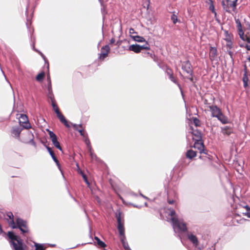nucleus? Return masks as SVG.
Listing matches in <instances>:
<instances>
[{"label": "nucleus", "mask_w": 250, "mask_h": 250, "mask_svg": "<svg viewBox=\"0 0 250 250\" xmlns=\"http://www.w3.org/2000/svg\"><path fill=\"white\" fill-rule=\"evenodd\" d=\"M182 69L188 75H191L193 73L191 63L188 60L182 62Z\"/></svg>", "instance_id": "9b49d317"}, {"label": "nucleus", "mask_w": 250, "mask_h": 250, "mask_svg": "<svg viewBox=\"0 0 250 250\" xmlns=\"http://www.w3.org/2000/svg\"><path fill=\"white\" fill-rule=\"evenodd\" d=\"M79 108L82 113H84L87 111L88 107L87 104L82 103L80 104Z\"/></svg>", "instance_id": "393cba45"}, {"label": "nucleus", "mask_w": 250, "mask_h": 250, "mask_svg": "<svg viewBox=\"0 0 250 250\" xmlns=\"http://www.w3.org/2000/svg\"><path fill=\"white\" fill-rule=\"evenodd\" d=\"M171 20L172 21L173 23L175 24L178 21L177 16L175 14H173L171 16Z\"/></svg>", "instance_id": "58836bf2"}, {"label": "nucleus", "mask_w": 250, "mask_h": 250, "mask_svg": "<svg viewBox=\"0 0 250 250\" xmlns=\"http://www.w3.org/2000/svg\"><path fill=\"white\" fill-rule=\"evenodd\" d=\"M196 156V152L192 149L188 150L186 153V157L189 159H192Z\"/></svg>", "instance_id": "b1692460"}, {"label": "nucleus", "mask_w": 250, "mask_h": 250, "mask_svg": "<svg viewBox=\"0 0 250 250\" xmlns=\"http://www.w3.org/2000/svg\"><path fill=\"white\" fill-rule=\"evenodd\" d=\"M240 39L243 41L245 43H239V46L241 47L245 48L247 50L250 51V35L249 33L244 34V32L241 33L239 35Z\"/></svg>", "instance_id": "423d86ee"}, {"label": "nucleus", "mask_w": 250, "mask_h": 250, "mask_svg": "<svg viewBox=\"0 0 250 250\" xmlns=\"http://www.w3.org/2000/svg\"><path fill=\"white\" fill-rule=\"evenodd\" d=\"M35 250H45V248L42 244L35 243Z\"/></svg>", "instance_id": "2f4dec72"}, {"label": "nucleus", "mask_w": 250, "mask_h": 250, "mask_svg": "<svg viewBox=\"0 0 250 250\" xmlns=\"http://www.w3.org/2000/svg\"><path fill=\"white\" fill-rule=\"evenodd\" d=\"M221 4L223 6L224 10H225L226 12L228 13H230L231 12L230 10H229L230 6L228 4V3H227V4H226L225 1L223 0L221 2Z\"/></svg>", "instance_id": "c756f323"}, {"label": "nucleus", "mask_w": 250, "mask_h": 250, "mask_svg": "<svg viewBox=\"0 0 250 250\" xmlns=\"http://www.w3.org/2000/svg\"><path fill=\"white\" fill-rule=\"evenodd\" d=\"M150 46L148 43L147 42L145 45H140L137 44H132L129 46L128 50L129 51H133L136 53H139L141 52L142 50H150Z\"/></svg>", "instance_id": "0eeeda50"}, {"label": "nucleus", "mask_w": 250, "mask_h": 250, "mask_svg": "<svg viewBox=\"0 0 250 250\" xmlns=\"http://www.w3.org/2000/svg\"><path fill=\"white\" fill-rule=\"evenodd\" d=\"M249 76L250 75L246 73L243 74L242 81L243 82V85L245 88H247L249 85Z\"/></svg>", "instance_id": "6ab92c4d"}, {"label": "nucleus", "mask_w": 250, "mask_h": 250, "mask_svg": "<svg viewBox=\"0 0 250 250\" xmlns=\"http://www.w3.org/2000/svg\"><path fill=\"white\" fill-rule=\"evenodd\" d=\"M232 35L229 33L228 31H225V38L224 40L227 42L232 40Z\"/></svg>", "instance_id": "cd10ccee"}, {"label": "nucleus", "mask_w": 250, "mask_h": 250, "mask_svg": "<svg viewBox=\"0 0 250 250\" xmlns=\"http://www.w3.org/2000/svg\"><path fill=\"white\" fill-rule=\"evenodd\" d=\"M209 9L214 14L215 17L217 15V13L216 12L214 8V6L213 5V2L212 0H209Z\"/></svg>", "instance_id": "a878e982"}, {"label": "nucleus", "mask_w": 250, "mask_h": 250, "mask_svg": "<svg viewBox=\"0 0 250 250\" xmlns=\"http://www.w3.org/2000/svg\"><path fill=\"white\" fill-rule=\"evenodd\" d=\"M78 172L82 176V177L83 178V179L84 181V182L86 183L89 184L88 182V180H87V177H86V175L81 170H80V169H79Z\"/></svg>", "instance_id": "f704fd0d"}, {"label": "nucleus", "mask_w": 250, "mask_h": 250, "mask_svg": "<svg viewBox=\"0 0 250 250\" xmlns=\"http://www.w3.org/2000/svg\"><path fill=\"white\" fill-rule=\"evenodd\" d=\"M19 119V123L22 126V128L29 129L31 127V125L29 122L28 117L25 114H20Z\"/></svg>", "instance_id": "1a4fd4ad"}, {"label": "nucleus", "mask_w": 250, "mask_h": 250, "mask_svg": "<svg viewBox=\"0 0 250 250\" xmlns=\"http://www.w3.org/2000/svg\"><path fill=\"white\" fill-rule=\"evenodd\" d=\"M7 216L11 220L10 221H14V216L13 215V213L11 212H8L7 214Z\"/></svg>", "instance_id": "79ce46f5"}, {"label": "nucleus", "mask_w": 250, "mask_h": 250, "mask_svg": "<svg viewBox=\"0 0 250 250\" xmlns=\"http://www.w3.org/2000/svg\"><path fill=\"white\" fill-rule=\"evenodd\" d=\"M88 151L90 153V155L91 156V158L92 160H93V161L95 160L96 161H97L98 158L97 157L96 155L93 152L92 149H91V151Z\"/></svg>", "instance_id": "473e14b6"}, {"label": "nucleus", "mask_w": 250, "mask_h": 250, "mask_svg": "<svg viewBox=\"0 0 250 250\" xmlns=\"http://www.w3.org/2000/svg\"><path fill=\"white\" fill-rule=\"evenodd\" d=\"M229 55L231 57L232 55V52L231 51H229Z\"/></svg>", "instance_id": "4d7b16f0"}, {"label": "nucleus", "mask_w": 250, "mask_h": 250, "mask_svg": "<svg viewBox=\"0 0 250 250\" xmlns=\"http://www.w3.org/2000/svg\"><path fill=\"white\" fill-rule=\"evenodd\" d=\"M132 38L133 39V40L134 41H135L136 42H146L145 38H143V37H141V36H132Z\"/></svg>", "instance_id": "c85d7f7f"}, {"label": "nucleus", "mask_w": 250, "mask_h": 250, "mask_svg": "<svg viewBox=\"0 0 250 250\" xmlns=\"http://www.w3.org/2000/svg\"><path fill=\"white\" fill-rule=\"evenodd\" d=\"M45 76V73L44 72H42L39 73L36 77V80L39 82H41L43 81Z\"/></svg>", "instance_id": "bb28decb"}, {"label": "nucleus", "mask_w": 250, "mask_h": 250, "mask_svg": "<svg viewBox=\"0 0 250 250\" xmlns=\"http://www.w3.org/2000/svg\"><path fill=\"white\" fill-rule=\"evenodd\" d=\"M188 239L195 245L197 246L198 245V241L197 237L192 234H188Z\"/></svg>", "instance_id": "aec40b11"}, {"label": "nucleus", "mask_w": 250, "mask_h": 250, "mask_svg": "<svg viewBox=\"0 0 250 250\" xmlns=\"http://www.w3.org/2000/svg\"><path fill=\"white\" fill-rule=\"evenodd\" d=\"M48 97L50 99L51 105H53V104L56 103L55 98L53 95H52V93L48 94Z\"/></svg>", "instance_id": "ea45409f"}, {"label": "nucleus", "mask_w": 250, "mask_h": 250, "mask_svg": "<svg viewBox=\"0 0 250 250\" xmlns=\"http://www.w3.org/2000/svg\"><path fill=\"white\" fill-rule=\"evenodd\" d=\"M235 21L236 24V27L238 30V35H240L241 33H244V31L242 29V26L241 23L239 19H235Z\"/></svg>", "instance_id": "412c9836"}, {"label": "nucleus", "mask_w": 250, "mask_h": 250, "mask_svg": "<svg viewBox=\"0 0 250 250\" xmlns=\"http://www.w3.org/2000/svg\"><path fill=\"white\" fill-rule=\"evenodd\" d=\"M84 127H83L82 128L80 129V130H79V131H78L80 133V135L82 136H83V138H84L87 136H88L87 134L84 131Z\"/></svg>", "instance_id": "c9c22d12"}, {"label": "nucleus", "mask_w": 250, "mask_h": 250, "mask_svg": "<svg viewBox=\"0 0 250 250\" xmlns=\"http://www.w3.org/2000/svg\"><path fill=\"white\" fill-rule=\"evenodd\" d=\"M22 129L23 128L21 126L12 127L11 129L12 136L19 140L20 139V134Z\"/></svg>", "instance_id": "ddd939ff"}, {"label": "nucleus", "mask_w": 250, "mask_h": 250, "mask_svg": "<svg viewBox=\"0 0 250 250\" xmlns=\"http://www.w3.org/2000/svg\"><path fill=\"white\" fill-rule=\"evenodd\" d=\"M3 232V230L2 229V227L1 225L0 224V234H1Z\"/></svg>", "instance_id": "5fc2aeb1"}, {"label": "nucleus", "mask_w": 250, "mask_h": 250, "mask_svg": "<svg viewBox=\"0 0 250 250\" xmlns=\"http://www.w3.org/2000/svg\"><path fill=\"white\" fill-rule=\"evenodd\" d=\"M192 121L196 126H200L201 125L200 121L196 117H193Z\"/></svg>", "instance_id": "72a5a7b5"}, {"label": "nucleus", "mask_w": 250, "mask_h": 250, "mask_svg": "<svg viewBox=\"0 0 250 250\" xmlns=\"http://www.w3.org/2000/svg\"><path fill=\"white\" fill-rule=\"evenodd\" d=\"M221 132L224 135L229 136L232 132V129L228 126H226L221 128Z\"/></svg>", "instance_id": "a211bd4d"}, {"label": "nucleus", "mask_w": 250, "mask_h": 250, "mask_svg": "<svg viewBox=\"0 0 250 250\" xmlns=\"http://www.w3.org/2000/svg\"><path fill=\"white\" fill-rule=\"evenodd\" d=\"M52 106L53 110L56 113L57 116L60 120V122L63 124H64V125L66 127H69L70 125H69L68 122L67 121V120L65 119L63 115L60 111L59 107H58L57 103L53 104V105H52Z\"/></svg>", "instance_id": "39448f33"}, {"label": "nucleus", "mask_w": 250, "mask_h": 250, "mask_svg": "<svg viewBox=\"0 0 250 250\" xmlns=\"http://www.w3.org/2000/svg\"><path fill=\"white\" fill-rule=\"evenodd\" d=\"M166 72L167 75L169 76V79L175 83H177V82L176 79L173 76V70L169 67H167Z\"/></svg>", "instance_id": "f3484780"}, {"label": "nucleus", "mask_w": 250, "mask_h": 250, "mask_svg": "<svg viewBox=\"0 0 250 250\" xmlns=\"http://www.w3.org/2000/svg\"><path fill=\"white\" fill-rule=\"evenodd\" d=\"M54 162L56 163V164H57V165H59V161H58V159H57V160H56V161H54Z\"/></svg>", "instance_id": "6e6d98bb"}, {"label": "nucleus", "mask_w": 250, "mask_h": 250, "mask_svg": "<svg viewBox=\"0 0 250 250\" xmlns=\"http://www.w3.org/2000/svg\"><path fill=\"white\" fill-rule=\"evenodd\" d=\"M187 77V78L191 82H193V73H192L191 75H189Z\"/></svg>", "instance_id": "49530a36"}, {"label": "nucleus", "mask_w": 250, "mask_h": 250, "mask_svg": "<svg viewBox=\"0 0 250 250\" xmlns=\"http://www.w3.org/2000/svg\"><path fill=\"white\" fill-rule=\"evenodd\" d=\"M47 81L48 83V94H50L52 93V88H51V80L49 76H48L47 78Z\"/></svg>", "instance_id": "e433bc0d"}, {"label": "nucleus", "mask_w": 250, "mask_h": 250, "mask_svg": "<svg viewBox=\"0 0 250 250\" xmlns=\"http://www.w3.org/2000/svg\"><path fill=\"white\" fill-rule=\"evenodd\" d=\"M244 208L247 209V211L250 210V208L247 205L245 206Z\"/></svg>", "instance_id": "864d4df0"}, {"label": "nucleus", "mask_w": 250, "mask_h": 250, "mask_svg": "<svg viewBox=\"0 0 250 250\" xmlns=\"http://www.w3.org/2000/svg\"><path fill=\"white\" fill-rule=\"evenodd\" d=\"M217 50L216 47L210 46L209 47V57L211 62H213L217 60Z\"/></svg>", "instance_id": "4468645a"}, {"label": "nucleus", "mask_w": 250, "mask_h": 250, "mask_svg": "<svg viewBox=\"0 0 250 250\" xmlns=\"http://www.w3.org/2000/svg\"><path fill=\"white\" fill-rule=\"evenodd\" d=\"M27 135H28V136H31V135H32V134H31V133L30 132H27Z\"/></svg>", "instance_id": "13d9d810"}, {"label": "nucleus", "mask_w": 250, "mask_h": 250, "mask_svg": "<svg viewBox=\"0 0 250 250\" xmlns=\"http://www.w3.org/2000/svg\"><path fill=\"white\" fill-rule=\"evenodd\" d=\"M72 125H73V127L74 128V129H75L76 130H77L78 131H79V130H80V129H81V128H82L83 127L82 124H80V125L73 124Z\"/></svg>", "instance_id": "4c0bfd02"}, {"label": "nucleus", "mask_w": 250, "mask_h": 250, "mask_svg": "<svg viewBox=\"0 0 250 250\" xmlns=\"http://www.w3.org/2000/svg\"><path fill=\"white\" fill-rule=\"evenodd\" d=\"M226 46H227V47L229 48V49H231L232 48V40L227 42Z\"/></svg>", "instance_id": "a19ab883"}, {"label": "nucleus", "mask_w": 250, "mask_h": 250, "mask_svg": "<svg viewBox=\"0 0 250 250\" xmlns=\"http://www.w3.org/2000/svg\"><path fill=\"white\" fill-rule=\"evenodd\" d=\"M117 220L118 223L117 229L121 236L120 239L124 245L125 242L124 239L125 238V228L124 226V221H122L121 219V213H119L117 216Z\"/></svg>", "instance_id": "20e7f679"}, {"label": "nucleus", "mask_w": 250, "mask_h": 250, "mask_svg": "<svg viewBox=\"0 0 250 250\" xmlns=\"http://www.w3.org/2000/svg\"><path fill=\"white\" fill-rule=\"evenodd\" d=\"M48 133L51 141L54 146L59 150H62V147L60 146V143L57 140V137L56 134L50 130H48Z\"/></svg>", "instance_id": "f8f14e48"}, {"label": "nucleus", "mask_w": 250, "mask_h": 250, "mask_svg": "<svg viewBox=\"0 0 250 250\" xmlns=\"http://www.w3.org/2000/svg\"><path fill=\"white\" fill-rule=\"evenodd\" d=\"M47 149L48 150L49 154H50V155L51 156H52L55 155V153H54V151L52 150V149H51V148L47 146Z\"/></svg>", "instance_id": "37998d69"}, {"label": "nucleus", "mask_w": 250, "mask_h": 250, "mask_svg": "<svg viewBox=\"0 0 250 250\" xmlns=\"http://www.w3.org/2000/svg\"><path fill=\"white\" fill-rule=\"evenodd\" d=\"M51 157H52V159H53L54 161H56V160H57V158L56 157L55 155H53V156H52Z\"/></svg>", "instance_id": "603ef678"}, {"label": "nucleus", "mask_w": 250, "mask_h": 250, "mask_svg": "<svg viewBox=\"0 0 250 250\" xmlns=\"http://www.w3.org/2000/svg\"><path fill=\"white\" fill-rule=\"evenodd\" d=\"M115 42V40L114 38H112L110 40V43L111 44L114 43Z\"/></svg>", "instance_id": "09e8293b"}, {"label": "nucleus", "mask_w": 250, "mask_h": 250, "mask_svg": "<svg viewBox=\"0 0 250 250\" xmlns=\"http://www.w3.org/2000/svg\"><path fill=\"white\" fill-rule=\"evenodd\" d=\"M227 3H228L230 7L232 8L233 11L236 9V2L238 0H226Z\"/></svg>", "instance_id": "5701e85b"}, {"label": "nucleus", "mask_w": 250, "mask_h": 250, "mask_svg": "<svg viewBox=\"0 0 250 250\" xmlns=\"http://www.w3.org/2000/svg\"><path fill=\"white\" fill-rule=\"evenodd\" d=\"M171 221L173 226L177 227L181 231L183 232L187 231L186 224L183 222H180L177 217H172Z\"/></svg>", "instance_id": "6e6552de"}, {"label": "nucleus", "mask_w": 250, "mask_h": 250, "mask_svg": "<svg viewBox=\"0 0 250 250\" xmlns=\"http://www.w3.org/2000/svg\"><path fill=\"white\" fill-rule=\"evenodd\" d=\"M211 113V117L217 118L222 124H226L229 123V120L222 112L221 109L215 105L208 106Z\"/></svg>", "instance_id": "f03ea898"}, {"label": "nucleus", "mask_w": 250, "mask_h": 250, "mask_svg": "<svg viewBox=\"0 0 250 250\" xmlns=\"http://www.w3.org/2000/svg\"><path fill=\"white\" fill-rule=\"evenodd\" d=\"M193 147L198 149L200 153H204V145L202 139L200 141H195Z\"/></svg>", "instance_id": "2eb2a0df"}, {"label": "nucleus", "mask_w": 250, "mask_h": 250, "mask_svg": "<svg viewBox=\"0 0 250 250\" xmlns=\"http://www.w3.org/2000/svg\"><path fill=\"white\" fill-rule=\"evenodd\" d=\"M84 142L87 146V147L88 148V151H91V149H92V146L91 145L90 141L89 139H88V136H87L86 137L84 138Z\"/></svg>", "instance_id": "7c9ffc66"}, {"label": "nucleus", "mask_w": 250, "mask_h": 250, "mask_svg": "<svg viewBox=\"0 0 250 250\" xmlns=\"http://www.w3.org/2000/svg\"><path fill=\"white\" fill-rule=\"evenodd\" d=\"M94 239L95 240V243L97 244V245L100 248H105L106 247V244L101 241L100 238H99L97 236L94 237Z\"/></svg>", "instance_id": "4be33fe9"}, {"label": "nucleus", "mask_w": 250, "mask_h": 250, "mask_svg": "<svg viewBox=\"0 0 250 250\" xmlns=\"http://www.w3.org/2000/svg\"><path fill=\"white\" fill-rule=\"evenodd\" d=\"M134 32V30L133 28H130L129 29V33L130 34H133Z\"/></svg>", "instance_id": "3c124183"}, {"label": "nucleus", "mask_w": 250, "mask_h": 250, "mask_svg": "<svg viewBox=\"0 0 250 250\" xmlns=\"http://www.w3.org/2000/svg\"><path fill=\"white\" fill-rule=\"evenodd\" d=\"M244 73L248 74L249 73V70L247 68V66L246 64L244 65Z\"/></svg>", "instance_id": "a18cd8bd"}, {"label": "nucleus", "mask_w": 250, "mask_h": 250, "mask_svg": "<svg viewBox=\"0 0 250 250\" xmlns=\"http://www.w3.org/2000/svg\"><path fill=\"white\" fill-rule=\"evenodd\" d=\"M8 224L9 226L12 229H19L22 234L29 232L27 222L21 218H17L16 219V223L14 221H9Z\"/></svg>", "instance_id": "7ed1b4c3"}, {"label": "nucleus", "mask_w": 250, "mask_h": 250, "mask_svg": "<svg viewBox=\"0 0 250 250\" xmlns=\"http://www.w3.org/2000/svg\"><path fill=\"white\" fill-rule=\"evenodd\" d=\"M192 130L191 133L193 135V139L194 141H200L202 139V135L200 131L198 130H194L192 128H191Z\"/></svg>", "instance_id": "dca6fc26"}, {"label": "nucleus", "mask_w": 250, "mask_h": 250, "mask_svg": "<svg viewBox=\"0 0 250 250\" xmlns=\"http://www.w3.org/2000/svg\"><path fill=\"white\" fill-rule=\"evenodd\" d=\"M168 203L170 204V205H172V204H174V201L173 200H168L167 201Z\"/></svg>", "instance_id": "8fccbe9b"}, {"label": "nucleus", "mask_w": 250, "mask_h": 250, "mask_svg": "<svg viewBox=\"0 0 250 250\" xmlns=\"http://www.w3.org/2000/svg\"><path fill=\"white\" fill-rule=\"evenodd\" d=\"M104 250H106L104 249Z\"/></svg>", "instance_id": "bf43d9fd"}, {"label": "nucleus", "mask_w": 250, "mask_h": 250, "mask_svg": "<svg viewBox=\"0 0 250 250\" xmlns=\"http://www.w3.org/2000/svg\"><path fill=\"white\" fill-rule=\"evenodd\" d=\"M175 214H176V212H175V210L173 209H171L170 210V215L171 216V218L175 217Z\"/></svg>", "instance_id": "c03bdc74"}, {"label": "nucleus", "mask_w": 250, "mask_h": 250, "mask_svg": "<svg viewBox=\"0 0 250 250\" xmlns=\"http://www.w3.org/2000/svg\"><path fill=\"white\" fill-rule=\"evenodd\" d=\"M243 214L248 217L250 218V210H248L247 212L244 213Z\"/></svg>", "instance_id": "de8ad7c7"}, {"label": "nucleus", "mask_w": 250, "mask_h": 250, "mask_svg": "<svg viewBox=\"0 0 250 250\" xmlns=\"http://www.w3.org/2000/svg\"><path fill=\"white\" fill-rule=\"evenodd\" d=\"M7 236L10 239L9 243L14 250H26V246L20 236L16 235L13 231H8Z\"/></svg>", "instance_id": "f257e3e1"}, {"label": "nucleus", "mask_w": 250, "mask_h": 250, "mask_svg": "<svg viewBox=\"0 0 250 250\" xmlns=\"http://www.w3.org/2000/svg\"><path fill=\"white\" fill-rule=\"evenodd\" d=\"M110 51V48L108 45L103 46L101 49V53L99 54V59L103 61L106 58Z\"/></svg>", "instance_id": "9d476101"}]
</instances>
